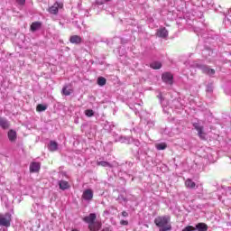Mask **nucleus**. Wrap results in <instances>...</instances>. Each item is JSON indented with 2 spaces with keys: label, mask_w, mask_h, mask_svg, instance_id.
Masks as SVG:
<instances>
[{
  "label": "nucleus",
  "mask_w": 231,
  "mask_h": 231,
  "mask_svg": "<svg viewBox=\"0 0 231 231\" xmlns=\"http://www.w3.org/2000/svg\"><path fill=\"white\" fill-rule=\"evenodd\" d=\"M154 224L158 226L159 231H171L172 225H171V216H159L155 217Z\"/></svg>",
  "instance_id": "nucleus-1"
},
{
  "label": "nucleus",
  "mask_w": 231,
  "mask_h": 231,
  "mask_svg": "<svg viewBox=\"0 0 231 231\" xmlns=\"http://www.w3.org/2000/svg\"><path fill=\"white\" fill-rule=\"evenodd\" d=\"M12 223V215L10 213L0 214V226L8 228Z\"/></svg>",
  "instance_id": "nucleus-2"
},
{
  "label": "nucleus",
  "mask_w": 231,
  "mask_h": 231,
  "mask_svg": "<svg viewBox=\"0 0 231 231\" xmlns=\"http://www.w3.org/2000/svg\"><path fill=\"white\" fill-rule=\"evenodd\" d=\"M208 231V226L205 223H199L196 225V226H188L182 229V231Z\"/></svg>",
  "instance_id": "nucleus-3"
},
{
  "label": "nucleus",
  "mask_w": 231,
  "mask_h": 231,
  "mask_svg": "<svg viewBox=\"0 0 231 231\" xmlns=\"http://www.w3.org/2000/svg\"><path fill=\"white\" fill-rule=\"evenodd\" d=\"M193 127L198 131V135L200 140H205V133H203V126L199 125L198 123L193 124Z\"/></svg>",
  "instance_id": "nucleus-4"
},
{
  "label": "nucleus",
  "mask_w": 231,
  "mask_h": 231,
  "mask_svg": "<svg viewBox=\"0 0 231 231\" xmlns=\"http://www.w3.org/2000/svg\"><path fill=\"white\" fill-rule=\"evenodd\" d=\"M82 198L85 199V201H91V199H93V189H86L83 192Z\"/></svg>",
  "instance_id": "nucleus-5"
},
{
  "label": "nucleus",
  "mask_w": 231,
  "mask_h": 231,
  "mask_svg": "<svg viewBox=\"0 0 231 231\" xmlns=\"http://www.w3.org/2000/svg\"><path fill=\"white\" fill-rule=\"evenodd\" d=\"M162 79L163 80V82H165L166 84H172V74L169 73V72H165L162 74Z\"/></svg>",
  "instance_id": "nucleus-6"
},
{
  "label": "nucleus",
  "mask_w": 231,
  "mask_h": 231,
  "mask_svg": "<svg viewBox=\"0 0 231 231\" xmlns=\"http://www.w3.org/2000/svg\"><path fill=\"white\" fill-rule=\"evenodd\" d=\"M95 219H97V215L95 213H91L88 217H85L83 218V221H85V223H88V225H91L95 223Z\"/></svg>",
  "instance_id": "nucleus-7"
},
{
  "label": "nucleus",
  "mask_w": 231,
  "mask_h": 231,
  "mask_svg": "<svg viewBox=\"0 0 231 231\" xmlns=\"http://www.w3.org/2000/svg\"><path fill=\"white\" fill-rule=\"evenodd\" d=\"M69 42H71V44H81L82 37L79 35H72L69 38Z\"/></svg>",
  "instance_id": "nucleus-8"
},
{
  "label": "nucleus",
  "mask_w": 231,
  "mask_h": 231,
  "mask_svg": "<svg viewBox=\"0 0 231 231\" xmlns=\"http://www.w3.org/2000/svg\"><path fill=\"white\" fill-rule=\"evenodd\" d=\"M41 171L40 162H32L30 165V172H39Z\"/></svg>",
  "instance_id": "nucleus-9"
},
{
  "label": "nucleus",
  "mask_w": 231,
  "mask_h": 231,
  "mask_svg": "<svg viewBox=\"0 0 231 231\" xmlns=\"http://www.w3.org/2000/svg\"><path fill=\"white\" fill-rule=\"evenodd\" d=\"M88 228L91 231H98L102 228V224L100 222H93L92 224L88 225Z\"/></svg>",
  "instance_id": "nucleus-10"
},
{
  "label": "nucleus",
  "mask_w": 231,
  "mask_h": 231,
  "mask_svg": "<svg viewBox=\"0 0 231 231\" xmlns=\"http://www.w3.org/2000/svg\"><path fill=\"white\" fill-rule=\"evenodd\" d=\"M157 35L159 37H162V39H165L166 37L169 36V31H167V29L164 27V28H162L160 29L158 32H157Z\"/></svg>",
  "instance_id": "nucleus-11"
},
{
  "label": "nucleus",
  "mask_w": 231,
  "mask_h": 231,
  "mask_svg": "<svg viewBox=\"0 0 231 231\" xmlns=\"http://www.w3.org/2000/svg\"><path fill=\"white\" fill-rule=\"evenodd\" d=\"M48 149L51 152H54V151H57L59 149V144L55 141H51L48 145Z\"/></svg>",
  "instance_id": "nucleus-12"
},
{
  "label": "nucleus",
  "mask_w": 231,
  "mask_h": 231,
  "mask_svg": "<svg viewBox=\"0 0 231 231\" xmlns=\"http://www.w3.org/2000/svg\"><path fill=\"white\" fill-rule=\"evenodd\" d=\"M7 136L10 142H15V140H17V132L14 130H10L7 134Z\"/></svg>",
  "instance_id": "nucleus-13"
},
{
  "label": "nucleus",
  "mask_w": 231,
  "mask_h": 231,
  "mask_svg": "<svg viewBox=\"0 0 231 231\" xmlns=\"http://www.w3.org/2000/svg\"><path fill=\"white\" fill-rule=\"evenodd\" d=\"M50 14L52 15H57L59 14V4H54L51 8H49Z\"/></svg>",
  "instance_id": "nucleus-14"
},
{
  "label": "nucleus",
  "mask_w": 231,
  "mask_h": 231,
  "mask_svg": "<svg viewBox=\"0 0 231 231\" xmlns=\"http://www.w3.org/2000/svg\"><path fill=\"white\" fill-rule=\"evenodd\" d=\"M0 126L2 129H8V127H10V123L5 118H0Z\"/></svg>",
  "instance_id": "nucleus-15"
},
{
  "label": "nucleus",
  "mask_w": 231,
  "mask_h": 231,
  "mask_svg": "<svg viewBox=\"0 0 231 231\" xmlns=\"http://www.w3.org/2000/svg\"><path fill=\"white\" fill-rule=\"evenodd\" d=\"M185 186L187 187V189H195L196 188V182H194L192 180L188 179L185 181Z\"/></svg>",
  "instance_id": "nucleus-16"
},
{
  "label": "nucleus",
  "mask_w": 231,
  "mask_h": 231,
  "mask_svg": "<svg viewBox=\"0 0 231 231\" xmlns=\"http://www.w3.org/2000/svg\"><path fill=\"white\" fill-rule=\"evenodd\" d=\"M60 189H61V190H66L68 189H69V183H68V181L66 180H60L59 183Z\"/></svg>",
  "instance_id": "nucleus-17"
},
{
  "label": "nucleus",
  "mask_w": 231,
  "mask_h": 231,
  "mask_svg": "<svg viewBox=\"0 0 231 231\" xmlns=\"http://www.w3.org/2000/svg\"><path fill=\"white\" fill-rule=\"evenodd\" d=\"M203 73H207V75H209V77H212V75H215L216 70H214L213 69H209L208 67H204L202 69Z\"/></svg>",
  "instance_id": "nucleus-18"
},
{
  "label": "nucleus",
  "mask_w": 231,
  "mask_h": 231,
  "mask_svg": "<svg viewBox=\"0 0 231 231\" xmlns=\"http://www.w3.org/2000/svg\"><path fill=\"white\" fill-rule=\"evenodd\" d=\"M41 29V23L34 22L31 25V31L32 32H37V30Z\"/></svg>",
  "instance_id": "nucleus-19"
},
{
  "label": "nucleus",
  "mask_w": 231,
  "mask_h": 231,
  "mask_svg": "<svg viewBox=\"0 0 231 231\" xmlns=\"http://www.w3.org/2000/svg\"><path fill=\"white\" fill-rule=\"evenodd\" d=\"M71 93H73V89L68 88V86L63 87L62 94L65 95V97H69Z\"/></svg>",
  "instance_id": "nucleus-20"
},
{
  "label": "nucleus",
  "mask_w": 231,
  "mask_h": 231,
  "mask_svg": "<svg viewBox=\"0 0 231 231\" xmlns=\"http://www.w3.org/2000/svg\"><path fill=\"white\" fill-rule=\"evenodd\" d=\"M150 68H152V69H160L162 68V62L153 61L150 64Z\"/></svg>",
  "instance_id": "nucleus-21"
},
{
  "label": "nucleus",
  "mask_w": 231,
  "mask_h": 231,
  "mask_svg": "<svg viewBox=\"0 0 231 231\" xmlns=\"http://www.w3.org/2000/svg\"><path fill=\"white\" fill-rule=\"evenodd\" d=\"M47 109H48L47 105L39 104L36 106V111H38L39 113H42V111H46Z\"/></svg>",
  "instance_id": "nucleus-22"
},
{
  "label": "nucleus",
  "mask_w": 231,
  "mask_h": 231,
  "mask_svg": "<svg viewBox=\"0 0 231 231\" xmlns=\"http://www.w3.org/2000/svg\"><path fill=\"white\" fill-rule=\"evenodd\" d=\"M165 149H167V143H161L156 144L157 151H165Z\"/></svg>",
  "instance_id": "nucleus-23"
},
{
  "label": "nucleus",
  "mask_w": 231,
  "mask_h": 231,
  "mask_svg": "<svg viewBox=\"0 0 231 231\" xmlns=\"http://www.w3.org/2000/svg\"><path fill=\"white\" fill-rule=\"evenodd\" d=\"M97 165L101 166V167H113V164L106 162V161H101V162H97Z\"/></svg>",
  "instance_id": "nucleus-24"
},
{
  "label": "nucleus",
  "mask_w": 231,
  "mask_h": 231,
  "mask_svg": "<svg viewBox=\"0 0 231 231\" xmlns=\"http://www.w3.org/2000/svg\"><path fill=\"white\" fill-rule=\"evenodd\" d=\"M106 82H107V80L106 79V78L104 77H99L97 79V84L98 86H106Z\"/></svg>",
  "instance_id": "nucleus-25"
},
{
  "label": "nucleus",
  "mask_w": 231,
  "mask_h": 231,
  "mask_svg": "<svg viewBox=\"0 0 231 231\" xmlns=\"http://www.w3.org/2000/svg\"><path fill=\"white\" fill-rule=\"evenodd\" d=\"M85 115H86V116H89V117L94 116L95 112H93L92 109H88V110L85 111Z\"/></svg>",
  "instance_id": "nucleus-26"
},
{
  "label": "nucleus",
  "mask_w": 231,
  "mask_h": 231,
  "mask_svg": "<svg viewBox=\"0 0 231 231\" xmlns=\"http://www.w3.org/2000/svg\"><path fill=\"white\" fill-rule=\"evenodd\" d=\"M17 5L20 6H23V5L26 3V0H15Z\"/></svg>",
  "instance_id": "nucleus-27"
},
{
  "label": "nucleus",
  "mask_w": 231,
  "mask_h": 231,
  "mask_svg": "<svg viewBox=\"0 0 231 231\" xmlns=\"http://www.w3.org/2000/svg\"><path fill=\"white\" fill-rule=\"evenodd\" d=\"M120 224L126 226V225H129V222L126 220H121Z\"/></svg>",
  "instance_id": "nucleus-28"
},
{
  "label": "nucleus",
  "mask_w": 231,
  "mask_h": 231,
  "mask_svg": "<svg viewBox=\"0 0 231 231\" xmlns=\"http://www.w3.org/2000/svg\"><path fill=\"white\" fill-rule=\"evenodd\" d=\"M122 216H123V217H127V216H129V214L126 211H123Z\"/></svg>",
  "instance_id": "nucleus-29"
},
{
  "label": "nucleus",
  "mask_w": 231,
  "mask_h": 231,
  "mask_svg": "<svg viewBox=\"0 0 231 231\" xmlns=\"http://www.w3.org/2000/svg\"><path fill=\"white\" fill-rule=\"evenodd\" d=\"M106 1H111V0H106Z\"/></svg>",
  "instance_id": "nucleus-30"
}]
</instances>
